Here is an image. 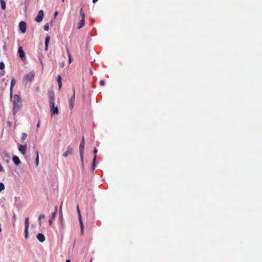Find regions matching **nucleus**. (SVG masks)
Instances as JSON below:
<instances>
[{
  "label": "nucleus",
  "mask_w": 262,
  "mask_h": 262,
  "mask_svg": "<svg viewBox=\"0 0 262 262\" xmlns=\"http://www.w3.org/2000/svg\"><path fill=\"white\" fill-rule=\"evenodd\" d=\"M48 96L49 97V102L51 111V115L52 116L55 115H58L59 111L57 106H55V94L53 90H50L48 92Z\"/></svg>",
  "instance_id": "obj_1"
},
{
  "label": "nucleus",
  "mask_w": 262,
  "mask_h": 262,
  "mask_svg": "<svg viewBox=\"0 0 262 262\" xmlns=\"http://www.w3.org/2000/svg\"><path fill=\"white\" fill-rule=\"evenodd\" d=\"M22 106L20 97L17 95L14 96L13 113L15 115Z\"/></svg>",
  "instance_id": "obj_2"
},
{
  "label": "nucleus",
  "mask_w": 262,
  "mask_h": 262,
  "mask_svg": "<svg viewBox=\"0 0 262 262\" xmlns=\"http://www.w3.org/2000/svg\"><path fill=\"white\" fill-rule=\"evenodd\" d=\"M84 137H82L81 141L80 142L79 145V154L80 159L81 161L82 166H83V155H84Z\"/></svg>",
  "instance_id": "obj_3"
},
{
  "label": "nucleus",
  "mask_w": 262,
  "mask_h": 262,
  "mask_svg": "<svg viewBox=\"0 0 262 262\" xmlns=\"http://www.w3.org/2000/svg\"><path fill=\"white\" fill-rule=\"evenodd\" d=\"M35 72L31 71L25 76L23 81L26 83L28 82H31L33 80Z\"/></svg>",
  "instance_id": "obj_4"
},
{
  "label": "nucleus",
  "mask_w": 262,
  "mask_h": 262,
  "mask_svg": "<svg viewBox=\"0 0 262 262\" xmlns=\"http://www.w3.org/2000/svg\"><path fill=\"white\" fill-rule=\"evenodd\" d=\"M76 209H77V211L78 214V219H79V224H80V229H81V234H83V230H84V225H83V222L82 220V217H81V215L80 213L79 207L78 206H77Z\"/></svg>",
  "instance_id": "obj_5"
},
{
  "label": "nucleus",
  "mask_w": 262,
  "mask_h": 262,
  "mask_svg": "<svg viewBox=\"0 0 262 262\" xmlns=\"http://www.w3.org/2000/svg\"><path fill=\"white\" fill-rule=\"evenodd\" d=\"M25 237L26 239L29 238V218L27 217L25 221Z\"/></svg>",
  "instance_id": "obj_6"
},
{
  "label": "nucleus",
  "mask_w": 262,
  "mask_h": 262,
  "mask_svg": "<svg viewBox=\"0 0 262 262\" xmlns=\"http://www.w3.org/2000/svg\"><path fill=\"white\" fill-rule=\"evenodd\" d=\"M19 28L22 33H25L26 31V23L24 21H21L19 24Z\"/></svg>",
  "instance_id": "obj_7"
},
{
  "label": "nucleus",
  "mask_w": 262,
  "mask_h": 262,
  "mask_svg": "<svg viewBox=\"0 0 262 262\" xmlns=\"http://www.w3.org/2000/svg\"><path fill=\"white\" fill-rule=\"evenodd\" d=\"M43 15L44 13L43 10H40L38 13L37 16L35 18V20L38 23L40 22L43 19Z\"/></svg>",
  "instance_id": "obj_8"
},
{
  "label": "nucleus",
  "mask_w": 262,
  "mask_h": 262,
  "mask_svg": "<svg viewBox=\"0 0 262 262\" xmlns=\"http://www.w3.org/2000/svg\"><path fill=\"white\" fill-rule=\"evenodd\" d=\"M75 90L74 89L73 96L71 97V98L69 101V105H70V108L71 110H72L74 106V102H75Z\"/></svg>",
  "instance_id": "obj_9"
},
{
  "label": "nucleus",
  "mask_w": 262,
  "mask_h": 262,
  "mask_svg": "<svg viewBox=\"0 0 262 262\" xmlns=\"http://www.w3.org/2000/svg\"><path fill=\"white\" fill-rule=\"evenodd\" d=\"M73 154V148L71 146H68L67 150L63 153V156L67 157L69 155H71Z\"/></svg>",
  "instance_id": "obj_10"
},
{
  "label": "nucleus",
  "mask_w": 262,
  "mask_h": 262,
  "mask_svg": "<svg viewBox=\"0 0 262 262\" xmlns=\"http://www.w3.org/2000/svg\"><path fill=\"white\" fill-rule=\"evenodd\" d=\"M93 152L95 154V156L93 160L92 166V169L93 170L95 169L96 166V153L97 152V149H96V148H94Z\"/></svg>",
  "instance_id": "obj_11"
},
{
  "label": "nucleus",
  "mask_w": 262,
  "mask_h": 262,
  "mask_svg": "<svg viewBox=\"0 0 262 262\" xmlns=\"http://www.w3.org/2000/svg\"><path fill=\"white\" fill-rule=\"evenodd\" d=\"M37 239L41 243H43L45 241V236L42 233H38L36 235Z\"/></svg>",
  "instance_id": "obj_12"
},
{
  "label": "nucleus",
  "mask_w": 262,
  "mask_h": 262,
  "mask_svg": "<svg viewBox=\"0 0 262 262\" xmlns=\"http://www.w3.org/2000/svg\"><path fill=\"white\" fill-rule=\"evenodd\" d=\"M27 149L26 145H20L18 147L19 151L23 154H25V151Z\"/></svg>",
  "instance_id": "obj_13"
},
{
  "label": "nucleus",
  "mask_w": 262,
  "mask_h": 262,
  "mask_svg": "<svg viewBox=\"0 0 262 262\" xmlns=\"http://www.w3.org/2000/svg\"><path fill=\"white\" fill-rule=\"evenodd\" d=\"M57 81L58 85L59 90H60L62 87V78L60 75H58L57 76Z\"/></svg>",
  "instance_id": "obj_14"
},
{
  "label": "nucleus",
  "mask_w": 262,
  "mask_h": 262,
  "mask_svg": "<svg viewBox=\"0 0 262 262\" xmlns=\"http://www.w3.org/2000/svg\"><path fill=\"white\" fill-rule=\"evenodd\" d=\"M12 160L16 165H18L20 163L19 158L16 156H14L12 157Z\"/></svg>",
  "instance_id": "obj_15"
},
{
  "label": "nucleus",
  "mask_w": 262,
  "mask_h": 262,
  "mask_svg": "<svg viewBox=\"0 0 262 262\" xmlns=\"http://www.w3.org/2000/svg\"><path fill=\"white\" fill-rule=\"evenodd\" d=\"M16 83V81L15 79L13 78L11 81V85H10V96L12 95V89L13 86L15 85Z\"/></svg>",
  "instance_id": "obj_16"
},
{
  "label": "nucleus",
  "mask_w": 262,
  "mask_h": 262,
  "mask_svg": "<svg viewBox=\"0 0 262 262\" xmlns=\"http://www.w3.org/2000/svg\"><path fill=\"white\" fill-rule=\"evenodd\" d=\"M18 54L19 56L21 58V60H25V54L24 52V50H18Z\"/></svg>",
  "instance_id": "obj_17"
},
{
  "label": "nucleus",
  "mask_w": 262,
  "mask_h": 262,
  "mask_svg": "<svg viewBox=\"0 0 262 262\" xmlns=\"http://www.w3.org/2000/svg\"><path fill=\"white\" fill-rule=\"evenodd\" d=\"M85 25V19H81L78 24L77 28L80 29Z\"/></svg>",
  "instance_id": "obj_18"
},
{
  "label": "nucleus",
  "mask_w": 262,
  "mask_h": 262,
  "mask_svg": "<svg viewBox=\"0 0 262 262\" xmlns=\"http://www.w3.org/2000/svg\"><path fill=\"white\" fill-rule=\"evenodd\" d=\"M0 3L1 5V7L3 10H5L6 9V3L4 0H0Z\"/></svg>",
  "instance_id": "obj_19"
},
{
  "label": "nucleus",
  "mask_w": 262,
  "mask_h": 262,
  "mask_svg": "<svg viewBox=\"0 0 262 262\" xmlns=\"http://www.w3.org/2000/svg\"><path fill=\"white\" fill-rule=\"evenodd\" d=\"M57 208L55 207V211H54V212L52 213L51 216L50 217L51 219L54 220V219L55 217L56 214L57 213Z\"/></svg>",
  "instance_id": "obj_20"
},
{
  "label": "nucleus",
  "mask_w": 262,
  "mask_h": 262,
  "mask_svg": "<svg viewBox=\"0 0 262 262\" xmlns=\"http://www.w3.org/2000/svg\"><path fill=\"white\" fill-rule=\"evenodd\" d=\"M62 203H61V205L60 207V209H59V217L61 221H62V220H63V215H62Z\"/></svg>",
  "instance_id": "obj_21"
},
{
  "label": "nucleus",
  "mask_w": 262,
  "mask_h": 262,
  "mask_svg": "<svg viewBox=\"0 0 262 262\" xmlns=\"http://www.w3.org/2000/svg\"><path fill=\"white\" fill-rule=\"evenodd\" d=\"M49 41H50V37L49 36H47L46 38V40H45V46H46V49H48V43L49 42Z\"/></svg>",
  "instance_id": "obj_22"
},
{
  "label": "nucleus",
  "mask_w": 262,
  "mask_h": 262,
  "mask_svg": "<svg viewBox=\"0 0 262 262\" xmlns=\"http://www.w3.org/2000/svg\"><path fill=\"white\" fill-rule=\"evenodd\" d=\"M45 217V215H44V214H41L39 215V218H38V220H39V224H40V225H41V220H44Z\"/></svg>",
  "instance_id": "obj_23"
},
{
  "label": "nucleus",
  "mask_w": 262,
  "mask_h": 262,
  "mask_svg": "<svg viewBox=\"0 0 262 262\" xmlns=\"http://www.w3.org/2000/svg\"><path fill=\"white\" fill-rule=\"evenodd\" d=\"M38 163H39V156H38V152L37 151L36 152V158L35 160V164H36V166H38Z\"/></svg>",
  "instance_id": "obj_24"
},
{
  "label": "nucleus",
  "mask_w": 262,
  "mask_h": 262,
  "mask_svg": "<svg viewBox=\"0 0 262 262\" xmlns=\"http://www.w3.org/2000/svg\"><path fill=\"white\" fill-rule=\"evenodd\" d=\"M80 14L82 17V19H85V14L84 12L83 11L82 8H81L80 10Z\"/></svg>",
  "instance_id": "obj_25"
},
{
  "label": "nucleus",
  "mask_w": 262,
  "mask_h": 262,
  "mask_svg": "<svg viewBox=\"0 0 262 262\" xmlns=\"http://www.w3.org/2000/svg\"><path fill=\"white\" fill-rule=\"evenodd\" d=\"M27 137V135L26 133H23L21 135V139L23 141H24L26 139Z\"/></svg>",
  "instance_id": "obj_26"
},
{
  "label": "nucleus",
  "mask_w": 262,
  "mask_h": 262,
  "mask_svg": "<svg viewBox=\"0 0 262 262\" xmlns=\"http://www.w3.org/2000/svg\"><path fill=\"white\" fill-rule=\"evenodd\" d=\"M67 53L68 54V56H69V63H71V62L72 61V57H71V54H70V53L69 52V51L68 50L67 51Z\"/></svg>",
  "instance_id": "obj_27"
},
{
  "label": "nucleus",
  "mask_w": 262,
  "mask_h": 262,
  "mask_svg": "<svg viewBox=\"0 0 262 262\" xmlns=\"http://www.w3.org/2000/svg\"><path fill=\"white\" fill-rule=\"evenodd\" d=\"M5 188V185L3 183H0V192L4 190Z\"/></svg>",
  "instance_id": "obj_28"
},
{
  "label": "nucleus",
  "mask_w": 262,
  "mask_h": 262,
  "mask_svg": "<svg viewBox=\"0 0 262 262\" xmlns=\"http://www.w3.org/2000/svg\"><path fill=\"white\" fill-rule=\"evenodd\" d=\"M5 68V64L3 62H0V70H3Z\"/></svg>",
  "instance_id": "obj_29"
},
{
  "label": "nucleus",
  "mask_w": 262,
  "mask_h": 262,
  "mask_svg": "<svg viewBox=\"0 0 262 262\" xmlns=\"http://www.w3.org/2000/svg\"><path fill=\"white\" fill-rule=\"evenodd\" d=\"M99 84L101 86H103L105 84V82L103 80H101L99 82Z\"/></svg>",
  "instance_id": "obj_30"
},
{
  "label": "nucleus",
  "mask_w": 262,
  "mask_h": 262,
  "mask_svg": "<svg viewBox=\"0 0 262 262\" xmlns=\"http://www.w3.org/2000/svg\"><path fill=\"white\" fill-rule=\"evenodd\" d=\"M44 29L46 31H48L49 30V26L48 25H45L44 27Z\"/></svg>",
  "instance_id": "obj_31"
},
{
  "label": "nucleus",
  "mask_w": 262,
  "mask_h": 262,
  "mask_svg": "<svg viewBox=\"0 0 262 262\" xmlns=\"http://www.w3.org/2000/svg\"><path fill=\"white\" fill-rule=\"evenodd\" d=\"M40 121L39 120L38 121V123H37V128H39L40 127Z\"/></svg>",
  "instance_id": "obj_32"
},
{
  "label": "nucleus",
  "mask_w": 262,
  "mask_h": 262,
  "mask_svg": "<svg viewBox=\"0 0 262 262\" xmlns=\"http://www.w3.org/2000/svg\"><path fill=\"white\" fill-rule=\"evenodd\" d=\"M53 220H52L50 219V221H49V225L51 226L52 225V221Z\"/></svg>",
  "instance_id": "obj_33"
},
{
  "label": "nucleus",
  "mask_w": 262,
  "mask_h": 262,
  "mask_svg": "<svg viewBox=\"0 0 262 262\" xmlns=\"http://www.w3.org/2000/svg\"><path fill=\"white\" fill-rule=\"evenodd\" d=\"M58 14V12L57 11H56L54 13V16L55 17L56 16H57Z\"/></svg>",
  "instance_id": "obj_34"
},
{
  "label": "nucleus",
  "mask_w": 262,
  "mask_h": 262,
  "mask_svg": "<svg viewBox=\"0 0 262 262\" xmlns=\"http://www.w3.org/2000/svg\"><path fill=\"white\" fill-rule=\"evenodd\" d=\"M8 124H9V125L10 126H11V124H12L11 122H9H9H8Z\"/></svg>",
  "instance_id": "obj_35"
},
{
  "label": "nucleus",
  "mask_w": 262,
  "mask_h": 262,
  "mask_svg": "<svg viewBox=\"0 0 262 262\" xmlns=\"http://www.w3.org/2000/svg\"><path fill=\"white\" fill-rule=\"evenodd\" d=\"M98 0H93V3H96Z\"/></svg>",
  "instance_id": "obj_36"
},
{
  "label": "nucleus",
  "mask_w": 262,
  "mask_h": 262,
  "mask_svg": "<svg viewBox=\"0 0 262 262\" xmlns=\"http://www.w3.org/2000/svg\"><path fill=\"white\" fill-rule=\"evenodd\" d=\"M4 75V73H0V76H2Z\"/></svg>",
  "instance_id": "obj_37"
},
{
  "label": "nucleus",
  "mask_w": 262,
  "mask_h": 262,
  "mask_svg": "<svg viewBox=\"0 0 262 262\" xmlns=\"http://www.w3.org/2000/svg\"><path fill=\"white\" fill-rule=\"evenodd\" d=\"M66 262H71L70 259H67Z\"/></svg>",
  "instance_id": "obj_38"
},
{
  "label": "nucleus",
  "mask_w": 262,
  "mask_h": 262,
  "mask_svg": "<svg viewBox=\"0 0 262 262\" xmlns=\"http://www.w3.org/2000/svg\"><path fill=\"white\" fill-rule=\"evenodd\" d=\"M19 50L23 49L21 47H19L18 48Z\"/></svg>",
  "instance_id": "obj_39"
},
{
  "label": "nucleus",
  "mask_w": 262,
  "mask_h": 262,
  "mask_svg": "<svg viewBox=\"0 0 262 262\" xmlns=\"http://www.w3.org/2000/svg\"><path fill=\"white\" fill-rule=\"evenodd\" d=\"M64 0H62V2H64Z\"/></svg>",
  "instance_id": "obj_40"
}]
</instances>
